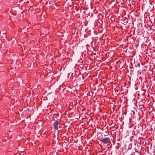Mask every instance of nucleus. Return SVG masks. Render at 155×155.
Here are the masks:
<instances>
[{
    "instance_id": "obj_1",
    "label": "nucleus",
    "mask_w": 155,
    "mask_h": 155,
    "mask_svg": "<svg viewBox=\"0 0 155 155\" xmlns=\"http://www.w3.org/2000/svg\"><path fill=\"white\" fill-rule=\"evenodd\" d=\"M110 141V139L107 137L104 138L101 140V141L104 144H106L108 143Z\"/></svg>"
},
{
    "instance_id": "obj_2",
    "label": "nucleus",
    "mask_w": 155,
    "mask_h": 155,
    "mask_svg": "<svg viewBox=\"0 0 155 155\" xmlns=\"http://www.w3.org/2000/svg\"><path fill=\"white\" fill-rule=\"evenodd\" d=\"M59 124V122L58 120H57L53 124V126L54 129L57 130L58 129V126Z\"/></svg>"
},
{
    "instance_id": "obj_3",
    "label": "nucleus",
    "mask_w": 155,
    "mask_h": 155,
    "mask_svg": "<svg viewBox=\"0 0 155 155\" xmlns=\"http://www.w3.org/2000/svg\"><path fill=\"white\" fill-rule=\"evenodd\" d=\"M127 22H128V21H125L124 22V23H125L124 24L125 25V24H127Z\"/></svg>"
},
{
    "instance_id": "obj_4",
    "label": "nucleus",
    "mask_w": 155,
    "mask_h": 155,
    "mask_svg": "<svg viewBox=\"0 0 155 155\" xmlns=\"http://www.w3.org/2000/svg\"><path fill=\"white\" fill-rule=\"evenodd\" d=\"M76 28H75V30H76Z\"/></svg>"
},
{
    "instance_id": "obj_5",
    "label": "nucleus",
    "mask_w": 155,
    "mask_h": 155,
    "mask_svg": "<svg viewBox=\"0 0 155 155\" xmlns=\"http://www.w3.org/2000/svg\"><path fill=\"white\" fill-rule=\"evenodd\" d=\"M3 34H5V33H4V32H3Z\"/></svg>"
}]
</instances>
